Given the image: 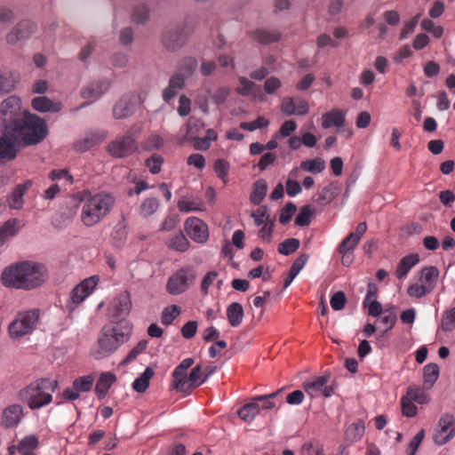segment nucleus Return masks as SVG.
Masks as SVG:
<instances>
[{"mask_svg":"<svg viewBox=\"0 0 455 455\" xmlns=\"http://www.w3.org/2000/svg\"><path fill=\"white\" fill-rule=\"evenodd\" d=\"M1 280L6 287L31 290L45 282L46 270L41 264L23 261L4 268Z\"/></svg>","mask_w":455,"mask_h":455,"instance_id":"f257e3e1","label":"nucleus"},{"mask_svg":"<svg viewBox=\"0 0 455 455\" xmlns=\"http://www.w3.org/2000/svg\"><path fill=\"white\" fill-rule=\"evenodd\" d=\"M17 137L20 147H29L41 143L48 135L45 121L36 114L27 112L21 119L12 126H8Z\"/></svg>","mask_w":455,"mask_h":455,"instance_id":"f03ea898","label":"nucleus"},{"mask_svg":"<svg viewBox=\"0 0 455 455\" xmlns=\"http://www.w3.org/2000/svg\"><path fill=\"white\" fill-rule=\"evenodd\" d=\"M58 386L57 380L38 379L18 392V399L32 410L41 408L52 402V393Z\"/></svg>","mask_w":455,"mask_h":455,"instance_id":"7ed1b4c3","label":"nucleus"},{"mask_svg":"<svg viewBox=\"0 0 455 455\" xmlns=\"http://www.w3.org/2000/svg\"><path fill=\"white\" fill-rule=\"evenodd\" d=\"M130 334L131 329L128 326L105 325L97 341L98 348L93 352L94 358L100 359L114 353L122 344L128 341Z\"/></svg>","mask_w":455,"mask_h":455,"instance_id":"20e7f679","label":"nucleus"},{"mask_svg":"<svg viewBox=\"0 0 455 455\" xmlns=\"http://www.w3.org/2000/svg\"><path fill=\"white\" fill-rule=\"evenodd\" d=\"M115 198L109 194H97L85 201L82 209L81 219L87 227L99 223L110 211Z\"/></svg>","mask_w":455,"mask_h":455,"instance_id":"39448f33","label":"nucleus"},{"mask_svg":"<svg viewBox=\"0 0 455 455\" xmlns=\"http://www.w3.org/2000/svg\"><path fill=\"white\" fill-rule=\"evenodd\" d=\"M39 320V309H31L18 314L9 325V333L12 339H20L32 331Z\"/></svg>","mask_w":455,"mask_h":455,"instance_id":"423d86ee","label":"nucleus"},{"mask_svg":"<svg viewBox=\"0 0 455 455\" xmlns=\"http://www.w3.org/2000/svg\"><path fill=\"white\" fill-rule=\"evenodd\" d=\"M192 32L186 24L166 29L161 38L162 44L168 52H175L187 44Z\"/></svg>","mask_w":455,"mask_h":455,"instance_id":"0eeeda50","label":"nucleus"},{"mask_svg":"<svg viewBox=\"0 0 455 455\" xmlns=\"http://www.w3.org/2000/svg\"><path fill=\"white\" fill-rule=\"evenodd\" d=\"M28 110H23L21 108V100L20 97L12 95L5 99L0 105V114L4 128L5 126H12L16 124L27 115Z\"/></svg>","mask_w":455,"mask_h":455,"instance_id":"6e6552de","label":"nucleus"},{"mask_svg":"<svg viewBox=\"0 0 455 455\" xmlns=\"http://www.w3.org/2000/svg\"><path fill=\"white\" fill-rule=\"evenodd\" d=\"M196 277L191 268H180L168 279L166 290L172 295L183 293L194 283Z\"/></svg>","mask_w":455,"mask_h":455,"instance_id":"1a4fd4ad","label":"nucleus"},{"mask_svg":"<svg viewBox=\"0 0 455 455\" xmlns=\"http://www.w3.org/2000/svg\"><path fill=\"white\" fill-rule=\"evenodd\" d=\"M137 150L138 146L136 140L130 134L117 137L116 140L110 141L107 146L108 153L116 158L130 156Z\"/></svg>","mask_w":455,"mask_h":455,"instance_id":"9d476101","label":"nucleus"},{"mask_svg":"<svg viewBox=\"0 0 455 455\" xmlns=\"http://www.w3.org/2000/svg\"><path fill=\"white\" fill-rule=\"evenodd\" d=\"M37 26L30 20H22L18 22L6 35V42L9 44H15L19 41L27 40L36 33Z\"/></svg>","mask_w":455,"mask_h":455,"instance_id":"9b49d317","label":"nucleus"},{"mask_svg":"<svg viewBox=\"0 0 455 455\" xmlns=\"http://www.w3.org/2000/svg\"><path fill=\"white\" fill-rule=\"evenodd\" d=\"M283 388L278 389L277 391L271 393L269 395H257L251 398V402L244 404L237 412L239 418L246 422H251L254 419L256 415L259 413L260 407L259 405V402H263L265 400H269L275 398L281 392Z\"/></svg>","mask_w":455,"mask_h":455,"instance_id":"f8f14e48","label":"nucleus"},{"mask_svg":"<svg viewBox=\"0 0 455 455\" xmlns=\"http://www.w3.org/2000/svg\"><path fill=\"white\" fill-rule=\"evenodd\" d=\"M188 235L196 243H204L209 237L207 225L198 218L190 217L185 222Z\"/></svg>","mask_w":455,"mask_h":455,"instance_id":"ddd939ff","label":"nucleus"},{"mask_svg":"<svg viewBox=\"0 0 455 455\" xmlns=\"http://www.w3.org/2000/svg\"><path fill=\"white\" fill-rule=\"evenodd\" d=\"M440 430L435 435V443L445 444L455 435V419L452 414H444L439 420Z\"/></svg>","mask_w":455,"mask_h":455,"instance_id":"4468645a","label":"nucleus"},{"mask_svg":"<svg viewBox=\"0 0 455 455\" xmlns=\"http://www.w3.org/2000/svg\"><path fill=\"white\" fill-rule=\"evenodd\" d=\"M98 283L97 276L84 279L77 284L71 291V299L75 304L81 303L94 290Z\"/></svg>","mask_w":455,"mask_h":455,"instance_id":"2eb2a0df","label":"nucleus"},{"mask_svg":"<svg viewBox=\"0 0 455 455\" xmlns=\"http://www.w3.org/2000/svg\"><path fill=\"white\" fill-rule=\"evenodd\" d=\"M32 181L27 180L23 184H18L7 197L8 205L11 209L20 210L24 204L23 196L27 190L31 187Z\"/></svg>","mask_w":455,"mask_h":455,"instance_id":"dca6fc26","label":"nucleus"},{"mask_svg":"<svg viewBox=\"0 0 455 455\" xmlns=\"http://www.w3.org/2000/svg\"><path fill=\"white\" fill-rule=\"evenodd\" d=\"M20 82L18 73L8 69H0V94L13 92Z\"/></svg>","mask_w":455,"mask_h":455,"instance_id":"f3484780","label":"nucleus"},{"mask_svg":"<svg viewBox=\"0 0 455 455\" xmlns=\"http://www.w3.org/2000/svg\"><path fill=\"white\" fill-rule=\"evenodd\" d=\"M23 416V408L20 404H12L5 408L2 415V425L12 427L20 423Z\"/></svg>","mask_w":455,"mask_h":455,"instance_id":"a211bd4d","label":"nucleus"},{"mask_svg":"<svg viewBox=\"0 0 455 455\" xmlns=\"http://www.w3.org/2000/svg\"><path fill=\"white\" fill-rule=\"evenodd\" d=\"M109 87L110 82L108 79L94 81L82 90L81 96L84 99L98 98L106 92Z\"/></svg>","mask_w":455,"mask_h":455,"instance_id":"6ab92c4d","label":"nucleus"},{"mask_svg":"<svg viewBox=\"0 0 455 455\" xmlns=\"http://www.w3.org/2000/svg\"><path fill=\"white\" fill-rule=\"evenodd\" d=\"M31 106L36 111L42 113H58L62 109V104L60 102H53L46 96H38L34 98L31 101Z\"/></svg>","mask_w":455,"mask_h":455,"instance_id":"aec40b11","label":"nucleus"},{"mask_svg":"<svg viewBox=\"0 0 455 455\" xmlns=\"http://www.w3.org/2000/svg\"><path fill=\"white\" fill-rule=\"evenodd\" d=\"M249 35L252 40L262 44H269L281 39V34L277 30L255 29Z\"/></svg>","mask_w":455,"mask_h":455,"instance_id":"412c9836","label":"nucleus"},{"mask_svg":"<svg viewBox=\"0 0 455 455\" xmlns=\"http://www.w3.org/2000/svg\"><path fill=\"white\" fill-rule=\"evenodd\" d=\"M419 262V255L418 253H411L402 258L397 265L395 275L396 278H403L412 267Z\"/></svg>","mask_w":455,"mask_h":455,"instance_id":"4be33fe9","label":"nucleus"},{"mask_svg":"<svg viewBox=\"0 0 455 455\" xmlns=\"http://www.w3.org/2000/svg\"><path fill=\"white\" fill-rule=\"evenodd\" d=\"M116 380V377L112 372H102L97 380L95 393L100 399H103L112 384Z\"/></svg>","mask_w":455,"mask_h":455,"instance_id":"5701e85b","label":"nucleus"},{"mask_svg":"<svg viewBox=\"0 0 455 455\" xmlns=\"http://www.w3.org/2000/svg\"><path fill=\"white\" fill-rule=\"evenodd\" d=\"M198 62L196 58L191 56L184 57L177 63L176 72L185 78H189L195 74Z\"/></svg>","mask_w":455,"mask_h":455,"instance_id":"b1692460","label":"nucleus"},{"mask_svg":"<svg viewBox=\"0 0 455 455\" xmlns=\"http://www.w3.org/2000/svg\"><path fill=\"white\" fill-rule=\"evenodd\" d=\"M329 379L330 374L315 377L310 381L304 382L303 388L307 395H309L311 397H314L322 391L323 387L329 381Z\"/></svg>","mask_w":455,"mask_h":455,"instance_id":"393cba45","label":"nucleus"},{"mask_svg":"<svg viewBox=\"0 0 455 455\" xmlns=\"http://www.w3.org/2000/svg\"><path fill=\"white\" fill-rule=\"evenodd\" d=\"M20 221L18 219H10L0 227V246H3L10 237L19 232Z\"/></svg>","mask_w":455,"mask_h":455,"instance_id":"a878e982","label":"nucleus"},{"mask_svg":"<svg viewBox=\"0 0 455 455\" xmlns=\"http://www.w3.org/2000/svg\"><path fill=\"white\" fill-rule=\"evenodd\" d=\"M116 315L118 317L127 315L132 309L131 294L124 291L119 294L115 304Z\"/></svg>","mask_w":455,"mask_h":455,"instance_id":"bb28decb","label":"nucleus"},{"mask_svg":"<svg viewBox=\"0 0 455 455\" xmlns=\"http://www.w3.org/2000/svg\"><path fill=\"white\" fill-rule=\"evenodd\" d=\"M322 119V126L323 129H328L332 125L341 127L345 123V116L339 109H332L331 111L323 114Z\"/></svg>","mask_w":455,"mask_h":455,"instance_id":"cd10ccee","label":"nucleus"},{"mask_svg":"<svg viewBox=\"0 0 455 455\" xmlns=\"http://www.w3.org/2000/svg\"><path fill=\"white\" fill-rule=\"evenodd\" d=\"M134 112L132 102L125 98L120 99L114 107L113 114L116 119H124L132 116Z\"/></svg>","mask_w":455,"mask_h":455,"instance_id":"c85d7f7f","label":"nucleus"},{"mask_svg":"<svg viewBox=\"0 0 455 455\" xmlns=\"http://www.w3.org/2000/svg\"><path fill=\"white\" fill-rule=\"evenodd\" d=\"M243 308L239 302L231 303L227 308V317L232 327H237L243 319Z\"/></svg>","mask_w":455,"mask_h":455,"instance_id":"c756f323","label":"nucleus"},{"mask_svg":"<svg viewBox=\"0 0 455 455\" xmlns=\"http://www.w3.org/2000/svg\"><path fill=\"white\" fill-rule=\"evenodd\" d=\"M267 183L266 180L259 179L253 183V191L250 195V201L255 204L259 205L267 195Z\"/></svg>","mask_w":455,"mask_h":455,"instance_id":"7c9ffc66","label":"nucleus"},{"mask_svg":"<svg viewBox=\"0 0 455 455\" xmlns=\"http://www.w3.org/2000/svg\"><path fill=\"white\" fill-rule=\"evenodd\" d=\"M439 276V270L436 267H426L421 269L419 281L427 287H431V291L434 290L435 283Z\"/></svg>","mask_w":455,"mask_h":455,"instance_id":"2f4dec72","label":"nucleus"},{"mask_svg":"<svg viewBox=\"0 0 455 455\" xmlns=\"http://www.w3.org/2000/svg\"><path fill=\"white\" fill-rule=\"evenodd\" d=\"M308 255L306 253H303L299 255L292 263L287 278L284 280L283 287L287 288L292 280L295 278V276L299 273V271L304 267L306 263L307 262Z\"/></svg>","mask_w":455,"mask_h":455,"instance_id":"473e14b6","label":"nucleus"},{"mask_svg":"<svg viewBox=\"0 0 455 455\" xmlns=\"http://www.w3.org/2000/svg\"><path fill=\"white\" fill-rule=\"evenodd\" d=\"M172 378L174 379V381L172 383L173 388L185 394L190 393V387L186 382V379L188 378L186 371L180 370L179 367H176L172 372Z\"/></svg>","mask_w":455,"mask_h":455,"instance_id":"72a5a7b5","label":"nucleus"},{"mask_svg":"<svg viewBox=\"0 0 455 455\" xmlns=\"http://www.w3.org/2000/svg\"><path fill=\"white\" fill-rule=\"evenodd\" d=\"M154 374V370L147 367L144 372L133 381L132 388L138 393H144L149 387V381Z\"/></svg>","mask_w":455,"mask_h":455,"instance_id":"f704fd0d","label":"nucleus"},{"mask_svg":"<svg viewBox=\"0 0 455 455\" xmlns=\"http://www.w3.org/2000/svg\"><path fill=\"white\" fill-rule=\"evenodd\" d=\"M439 376V367L436 363H428L424 367V388L430 389Z\"/></svg>","mask_w":455,"mask_h":455,"instance_id":"c9c22d12","label":"nucleus"},{"mask_svg":"<svg viewBox=\"0 0 455 455\" xmlns=\"http://www.w3.org/2000/svg\"><path fill=\"white\" fill-rule=\"evenodd\" d=\"M122 219L124 220V215L122 216ZM112 243L116 248H122L126 241L127 238V230H126V225L124 223V220L120 223H118L112 234Z\"/></svg>","mask_w":455,"mask_h":455,"instance_id":"e433bc0d","label":"nucleus"},{"mask_svg":"<svg viewBox=\"0 0 455 455\" xmlns=\"http://www.w3.org/2000/svg\"><path fill=\"white\" fill-rule=\"evenodd\" d=\"M314 215V209L310 204L303 205L299 208V212L295 218V225L299 227H306L311 223Z\"/></svg>","mask_w":455,"mask_h":455,"instance_id":"4c0bfd02","label":"nucleus"},{"mask_svg":"<svg viewBox=\"0 0 455 455\" xmlns=\"http://www.w3.org/2000/svg\"><path fill=\"white\" fill-rule=\"evenodd\" d=\"M167 246L172 250L183 252L188 249L189 242L182 232H179L169 240Z\"/></svg>","mask_w":455,"mask_h":455,"instance_id":"58836bf2","label":"nucleus"},{"mask_svg":"<svg viewBox=\"0 0 455 455\" xmlns=\"http://www.w3.org/2000/svg\"><path fill=\"white\" fill-rule=\"evenodd\" d=\"M300 168L303 171L312 172V173H319L322 172L325 169V162L322 158H315V159H307L306 161H302L300 163Z\"/></svg>","mask_w":455,"mask_h":455,"instance_id":"ea45409f","label":"nucleus"},{"mask_svg":"<svg viewBox=\"0 0 455 455\" xmlns=\"http://www.w3.org/2000/svg\"><path fill=\"white\" fill-rule=\"evenodd\" d=\"M181 313V309L177 305H172L165 307L162 312L161 321L165 326L170 325Z\"/></svg>","mask_w":455,"mask_h":455,"instance_id":"a19ab883","label":"nucleus"},{"mask_svg":"<svg viewBox=\"0 0 455 455\" xmlns=\"http://www.w3.org/2000/svg\"><path fill=\"white\" fill-rule=\"evenodd\" d=\"M337 195V188L332 184H330L319 192L316 202L320 204L325 205L331 203Z\"/></svg>","mask_w":455,"mask_h":455,"instance_id":"79ce46f5","label":"nucleus"},{"mask_svg":"<svg viewBox=\"0 0 455 455\" xmlns=\"http://www.w3.org/2000/svg\"><path fill=\"white\" fill-rule=\"evenodd\" d=\"M299 247V240L297 238H288L278 245V252L288 256L295 252Z\"/></svg>","mask_w":455,"mask_h":455,"instance_id":"37998d69","label":"nucleus"},{"mask_svg":"<svg viewBox=\"0 0 455 455\" xmlns=\"http://www.w3.org/2000/svg\"><path fill=\"white\" fill-rule=\"evenodd\" d=\"M94 379L91 375L76 379L73 381V388L79 392H88L92 389Z\"/></svg>","mask_w":455,"mask_h":455,"instance_id":"c03bdc74","label":"nucleus"},{"mask_svg":"<svg viewBox=\"0 0 455 455\" xmlns=\"http://www.w3.org/2000/svg\"><path fill=\"white\" fill-rule=\"evenodd\" d=\"M269 124V121L262 116H259L253 122H243L239 127L243 130L252 132L256 129L267 127Z\"/></svg>","mask_w":455,"mask_h":455,"instance_id":"a18cd8bd","label":"nucleus"},{"mask_svg":"<svg viewBox=\"0 0 455 455\" xmlns=\"http://www.w3.org/2000/svg\"><path fill=\"white\" fill-rule=\"evenodd\" d=\"M149 19V11L147 6H139L133 9L132 20L137 24H144Z\"/></svg>","mask_w":455,"mask_h":455,"instance_id":"49530a36","label":"nucleus"},{"mask_svg":"<svg viewBox=\"0 0 455 455\" xmlns=\"http://www.w3.org/2000/svg\"><path fill=\"white\" fill-rule=\"evenodd\" d=\"M296 211H297V207L293 203H291V202L287 203L284 205V207H283L281 209L280 216H279L280 223L283 225L287 224L291 220V219L292 218V216L294 215Z\"/></svg>","mask_w":455,"mask_h":455,"instance_id":"de8ad7c7","label":"nucleus"},{"mask_svg":"<svg viewBox=\"0 0 455 455\" xmlns=\"http://www.w3.org/2000/svg\"><path fill=\"white\" fill-rule=\"evenodd\" d=\"M413 401L408 399L406 396H403L401 399V409L403 416L412 418L417 415V406L412 403Z\"/></svg>","mask_w":455,"mask_h":455,"instance_id":"09e8293b","label":"nucleus"},{"mask_svg":"<svg viewBox=\"0 0 455 455\" xmlns=\"http://www.w3.org/2000/svg\"><path fill=\"white\" fill-rule=\"evenodd\" d=\"M455 327V307L449 311L442 318L441 328L443 331H451Z\"/></svg>","mask_w":455,"mask_h":455,"instance_id":"8fccbe9b","label":"nucleus"},{"mask_svg":"<svg viewBox=\"0 0 455 455\" xmlns=\"http://www.w3.org/2000/svg\"><path fill=\"white\" fill-rule=\"evenodd\" d=\"M347 302V297L343 291H336L331 297V307L336 311L343 309Z\"/></svg>","mask_w":455,"mask_h":455,"instance_id":"3c124183","label":"nucleus"},{"mask_svg":"<svg viewBox=\"0 0 455 455\" xmlns=\"http://www.w3.org/2000/svg\"><path fill=\"white\" fill-rule=\"evenodd\" d=\"M431 291H432L431 287H427L424 284H417V283L411 284L407 290L408 295L410 297H413V298H422L425 295H427V293H430Z\"/></svg>","mask_w":455,"mask_h":455,"instance_id":"603ef678","label":"nucleus"},{"mask_svg":"<svg viewBox=\"0 0 455 455\" xmlns=\"http://www.w3.org/2000/svg\"><path fill=\"white\" fill-rule=\"evenodd\" d=\"M159 206L158 200L155 197L147 198L140 205V212L144 216L153 214Z\"/></svg>","mask_w":455,"mask_h":455,"instance_id":"864d4df0","label":"nucleus"},{"mask_svg":"<svg viewBox=\"0 0 455 455\" xmlns=\"http://www.w3.org/2000/svg\"><path fill=\"white\" fill-rule=\"evenodd\" d=\"M364 432V423L360 421L355 424L350 425L346 430V435L347 438L355 440L360 439Z\"/></svg>","mask_w":455,"mask_h":455,"instance_id":"5fc2aeb1","label":"nucleus"},{"mask_svg":"<svg viewBox=\"0 0 455 455\" xmlns=\"http://www.w3.org/2000/svg\"><path fill=\"white\" fill-rule=\"evenodd\" d=\"M229 170V163L224 159H218L214 164V171L217 176L227 183V175Z\"/></svg>","mask_w":455,"mask_h":455,"instance_id":"6e6d98bb","label":"nucleus"},{"mask_svg":"<svg viewBox=\"0 0 455 455\" xmlns=\"http://www.w3.org/2000/svg\"><path fill=\"white\" fill-rule=\"evenodd\" d=\"M38 446V440L35 435H28L22 439L19 445L17 446V450L19 451H33Z\"/></svg>","mask_w":455,"mask_h":455,"instance_id":"4d7b16f0","label":"nucleus"},{"mask_svg":"<svg viewBox=\"0 0 455 455\" xmlns=\"http://www.w3.org/2000/svg\"><path fill=\"white\" fill-rule=\"evenodd\" d=\"M239 82L242 87L237 88L236 92L237 93L243 96H248L251 92V91L256 87L258 88L259 91L260 89L259 85L248 80L246 77H240Z\"/></svg>","mask_w":455,"mask_h":455,"instance_id":"13d9d810","label":"nucleus"},{"mask_svg":"<svg viewBox=\"0 0 455 455\" xmlns=\"http://www.w3.org/2000/svg\"><path fill=\"white\" fill-rule=\"evenodd\" d=\"M164 163V157L160 155H153L150 158L146 160V165L153 174H157L161 172V164Z\"/></svg>","mask_w":455,"mask_h":455,"instance_id":"bf43d9fd","label":"nucleus"},{"mask_svg":"<svg viewBox=\"0 0 455 455\" xmlns=\"http://www.w3.org/2000/svg\"><path fill=\"white\" fill-rule=\"evenodd\" d=\"M201 373H202L201 364H197L191 370L189 375L188 376V380L189 382L188 386L190 387V391L192 389L199 387L203 383L202 381L198 382Z\"/></svg>","mask_w":455,"mask_h":455,"instance_id":"052dcab7","label":"nucleus"},{"mask_svg":"<svg viewBox=\"0 0 455 455\" xmlns=\"http://www.w3.org/2000/svg\"><path fill=\"white\" fill-rule=\"evenodd\" d=\"M196 331H197V322L196 321H188L181 327L180 332L184 339H190L196 336Z\"/></svg>","mask_w":455,"mask_h":455,"instance_id":"680f3d73","label":"nucleus"},{"mask_svg":"<svg viewBox=\"0 0 455 455\" xmlns=\"http://www.w3.org/2000/svg\"><path fill=\"white\" fill-rule=\"evenodd\" d=\"M355 236L354 233H350L339 245L338 251L341 254H346L347 251L353 250L358 243H354Z\"/></svg>","mask_w":455,"mask_h":455,"instance_id":"e2e57ef3","label":"nucleus"},{"mask_svg":"<svg viewBox=\"0 0 455 455\" xmlns=\"http://www.w3.org/2000/svg\"><path fill=\"white\" fill-rule=\"evenodd\" d=\"M147 340H140L128 354L124 360L123 363L126 364L134 360L140 353H142L147 347Z\"/></svg>","mask_w":455,"mask_h":455,"instance_id":"0e129e2a","label":"nucleus"},{"mask_svg":"<svg viewBox=\"0 0 455 455\" xmlns=\"http://www.w3.org/2000/svg\"><path fill=\"white\" fill-rule=\"evenodd\" d=\"M178 113L180 116H187L191 111V100L185 94L180 95L179 100Z\"/></svg>","mask_w":455,"mask_h":455,"instance_id":"69168bd1","label":"nucleus"},{"mask_svg":"<svg viewBox=\"0 0 455 455\" xmlns=\"http://www.w3.org/2000/svg\"><path fill=\"white\" fill-rule=\"evenodd\" d=\"M95 139L93 138H84L74 143V148L78 152H85L92 148L95 145Z\"/></svg>","mask_w":455,"mask_h":455,"instance_id":"338daca9","label":"nucleus"},{"mask_svg":"<svg viewBox=\"0 0 455 455\" xmlns=\"http://www.w3.org/2000/svg\"><path fill=\"white\" fill-rule=\"evenodd\" d=\"M230 94V89L228 87H220L212 96V101L216 105L224 103Z\"/></svg>","mask_w":455,"mask_h":455,"instance_id":"774afa93","label":"nucleus"}]
</instances>
